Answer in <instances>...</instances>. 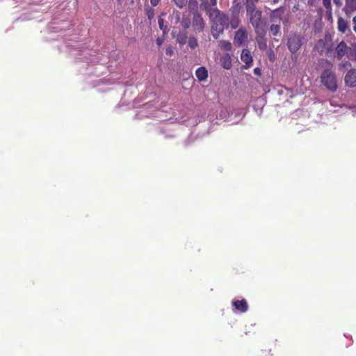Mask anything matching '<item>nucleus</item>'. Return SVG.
<instances>
[{"instance_id": "f257e3e1", "label": "nucleus", "mask_w": 356, "mask_h": 356, "mask_svg": "<svg viewBox=\"0 0 356 356\" xmlns=\"http://www.w3.org/2000/svg\"><path fill=\"white\" fill-rule=\"evenodd\" d=\"M210 19L212 22L211 33L214 38L217 39L229 25V17L225 13L220 12L217 8H211L208 10Z\"/></svg>"}, {"instance_id": "f03ea898", "label": "nucleus", "mask_w": 356, "mask_h": 356, "mask_svg": "<svg viewBox=\"0 0 356 356\" xmlns=\"http://www.w3.org/2000/svg\"><path fill=\"white\" fill-rule=\"evenodd\" d=\"M246 11L250 21L254 28L257 35L262 37L266 35L265 25L261 19V11L256 9L254 5H246Z\"/></svg>"}, {"instance_id": "7ed1b4c3", "label": "nucleus", "mask_w": 356, "mask_h": 356, "mask_svg": "<svg viewBox=\"0 0 356 356\" xmlns=\"http://www.w3.org/2000/svg\"><path fill=\"white\" fill-rule=\"evenodd\" d=\"M321 81L324 86L331 91L337 89V82L334 73L330 70H325L321 74Z\"/></svg>"}, {"instance_id": "20e7f679", "label": "nucleus", "mask_w": 356, "mask_h": 356, "mask_svg": "<svg viewBox=\"0 0 356 356\" xmlns=\"http://www.w3.org/2000/svg\"><path fill=\"white\" fill-rule=\"evenodd\" d=\"M301 45L302 40L300 36L293 35L289 38L287 46L291 53H296L300 48Z\"/></svg>"}, {"instance_id": "39448f33", "label": "nucleus", "mask_w": 356, "mask_h": 356, "mask_svg": "<svg viewBox=\"0 0 356 356\" xmlns=\"http://www.w3.org/2000/svg\"><path fill=\"white\" fill-rule=\"evenodd\" d=\"M248 38V33L245 29H239L235 33L234 38V42L237 46H241L246 41Z\"/></svg>"}, {"instance_id": "423d86ee", "label": "nucleus", "mask_w": 356, "mask_h": 356, "mask_svg": "<svg viewBox=\"0 0 356 356\" xmlns=\"http://www.w3.org/2000/svg\"><path fill=\"white\" fill-rule=\"evenodd\" d=\"M346 84L349 87L356 86V70L351 69L345 76Z\"/></svg>"}, {"instance_id": "0eeeda50", "label": "nucleus", "mask_w": 356, "mask_h": 356, "mask_svg": "<svg viewBox=\"0 0 356 356\" xmlns=\"http://www.w3.org/2000/svg\"><path fill=\"white\" fill-rule=\"evenodd\" d=\"M241 59L245 64V68L250 67L253 61L250 51L246 49L242 51L241 54Z\"/></svg>"}, {"instance_id": "6e6552de", "label": "nucleus", "mask_w": 356, "mask_h": 356, "mask_svg": "<svg viewBox=\"0 0 356 356\" xmlns=\"http://www.w3.org/2000/svg\"><path fill=\"white\" fill-rule=\"evenodd\" d=\"M193 28L197 32H201L204 28V23L203 19L199 16L195 15L193 19Z\"/></svg>"}, {"instance_id": "1a4fd4ad", "label": "nucleus", "mask_w": 356, "mask_h": 356, "mask_svg": "<svg viewBox=\"0 0 356 356\" xmlns=\"http://www.w3.org/2000/svg\"><path fill=\"white\" fill-rule=\"evenodd\" d=\"M347 49L346 44L341 41L336 48V54L338 58L341 59L347 53Z\"/></svg>"}, {"instance_id": "9d476101", "label": "nucleus", "mask_w": 356, "mask_h": 356, "mask_svg": "<svg viewBox=\"0 0 356 356\" xmlns=\"http://www.w3.org/2000/svg\"><path fill=\"white\" fill-rule=\"evenodd\" d=\"M344 11L346 14H350L356 10V0H346Z\"/></svg>"}, {"instance_id": "9b49d317", "label": "nucleus", "mask_w": 356, "mask_h": 356, "mask_svg": "<svg viewBox=\"0 0 356 356\" xmlns=\"http://www.w3.org/2000/svg\"><path fill=\"white\" fill-rule=\"evenodd\" d=\"M337 28L339 31L344 33L348 29V21L341 17H339L337 20Z\"/></svg>"}, {"instance_id": "f8f14e48", "label": "nucleus", "mask_w": 356, "mask_h": 356, "mask_svg": "<svg viewBox=\"0 0 356 356\" xmlns=\"http://www.w3.org/2000/svg\"><path fill=\"white\" fill-rule=\"evenodd\" d=\"M195 75H196L197 78L198 79V80L202 81H204L207 79V78L208 76V72H207V70L204 67H200L198 69H197V70L195 72Z\"/></svg>"}, {"instance_id": "ddd939ff", "label": "nucleus", "mask_w": 356, "mask_h": 356, "mask_svg": "<svg viewBox=\"0 0 356 356\" xmlns=\"http://www.w3.org/2000/svg\"><path fill=\"white\" fill-rule=\"evenodd\" d=\"M233 305L235 308L242 312H245L248 310V304L245 300H238L233 302Z\"/></svg>"}, {"instance_id": "4468645a", "label": "nucleus", "mask_w": 356, "mask_h": 356, "mask_svg": "<svg viewBox=\"0 0 356 356\" xmlns=\"http://www.w3.org/2000/svg\"><path fill=\"white\" fill-rule=\"evenodd\" d=\"M221 65L223 68L229 70L232 67L231 58L229 54H225L220 58Z\"/></svg>"}, {"instance_id": "2eb2a0df", "label": "nucleus", "mask_w": 356, "mask_h": 356, "mask_svg": "<svg viewBox=\"0 0 356 356\" xmlns=\"http://www.w3.org/2000/svg\"><path fill=\"white\" fill-rule=\"evenodd\" d=\"M264 36L265 35H264L262 37H259L257 35V38L258 46L261 50H264L267 47V42H266V40L264 38Z\"/></svg>"}, {"instance_id": "dca6fc26", "label": "nucleus", "mask_w": 356, "mask_h": 356, "mask_svg": "<svg viewBox=\"0 0 356 356\" xmlns=\"http://www.w3.org/2000/svg\"><path fill=\"white\" fill-rule=\"evenodd\" d=\"M270 32L274 37L280 34V26L277 24H272L270 27Z\"/></svg>"}, {"instance_id": "f3484780", "label": "nucleus", "mask_w": 356, "mask_h": 356, "mask_svg": "<svg viewBox=\"0 0 356 356\" xmlns=\"http://www.w3.org/2000/svg\"><path fill=\"white\" fill-rule=\"evenodd\" d=\"M323 5L325 8L327 13L331 16L332 14V8L331 4V0H322Z\"/></svg>"}, {"instance_id": "a211bd4d", "label": "nucleus", "mask_w": 356, "mask_h": 356, "mask_svg": "<svg viewBox=\"0 0 356 356\" xmlns=\"http://www.w3.org/2000/svg\"><path fill=\"white\" fill-rule=\"evenodd\" d=\"M219 46L220 48L224 49L227 51H230L232 49L231 43L226 40H220L219 42Z\"/></svg>"}, {"instance_id": "6ab92c4d", "label": "nucleus", "mask_w": 356, "mask_h": 356, "mask_svg": "<svg viewBox=\"0 0 356 356\" xmlns=\"http://www.w3.org/2000/svg\"><path fill=\"white\" fill-rule=\"evenodd\" d=\"M240 24V21L238 18L234 17L230 20V26L232 29H236Z\"/></svg>"}, {"instance_id": "aec40b11", "label": "nucleus", "mask_w": 356, "mask_h": 356, "mask_svg": "<svg viewBox=\"0 0 356 356\" xmlns=\"http://www.w3.org/2000/svg\"><path fill=\"white\" fill-rule=\"evenodd\" d=\"M175 3L176 4V6L177 7H179V8H184L186 5V3H187V0H173Z\"/></svg>"}, {"instance_id": "412c9836", "label": "nucleus", "mask_w": 356, "mask_h": 356, "mask_svg": "<svg viewBox=\"0 0 356 356\" xmlns=\"http://www.w3.org/2000/svg\"><path fill=\"white\" fill-rule=\"evenodd\" d=\"M188 43L191 48H195L197 46V40L194 37L190 38Z\"/></svg>"}, {"instance_id": "4be33fe9", "label": "nucleus", "mask_w": 356, "mask_h": 356, "mask_svg": "<svg viewBox=\"0 0 356 356\" xmlns=\"http://www.w3.org/2000/svg\"><path fill=\"white\" fill-rule=\"evenodd\" d=\"M351 65L349 62H344V63H341L340 65H339V69L341 70V69H343V68H348L349 67H350Z\"/></svg>"}, {"instance_id": "5701e85b", "label": "nucleus", "mask_w": 356, "mask_h": 356, "mask_svg": "<svg viewBox=\"0 0 356 356\" xmlns=\"http://www.w3.org/2000/svg\"><path fill=\"white\" fill-rule=\"evenodd\" d=\"M177 40L179 43L181 44H184L185 43V37H182L181 35H179L178 38H177Z\"/></svg>"}, {"instance_id": "b1692460", "label": "nucleus", "mask_w": 356, "mask_h": 356, "mask_svg": "<svg viewBox=\"0 0 356 356\" xmlns=\"http://www.w3.org/2000/svg\"><path fill=\"white\" fill-rule=\"evenodd\" d=\"M161 0H150L151 5L152 6H156Z\"/></svg>"}, {"instance_id": "393cba45", "label": "nucleus", "mask_w": 356, "mask_h": 356, "mask_svg": "<svg viewBox=\"0 0 356 356\" xmlns=\"http://www.w3.org/2000/svg\"><path fill=\"white\" fill-rule=\"evenodd\" d=\"M335 5L338 7L341 6L342 5V1L341 0H333Z\"/></svg>"}, {"instance_id": "a878e982", "label": "nucleus", "mask_w": 356, "mask_h": 356, "mask_svg": "<svg viewBox=\"0 0 356 356\" xmlns=\"http://www.w3.org/2000/svg\"><path fill=\"white\" fill-rule=\"evenodd\" d=\"M258 1V0H248L247 5H254Z\"/></svg>"}, {"instance_id": "bb28decb", "label": "nucleus", "mask_w": 356, "mask_h": 356, "mask_svg": "<svg viewBox=\"0 0 356 356\" xmlns=\"http://www.w3.org/2000/svg\"><path fill=\"white\" fill-rule=\"evenodd\" d=\"M268 56H269L270 60H273L274 55H273V51H271V50L269 51Z\"/></svg>"}, {"instance_id": "cd10ccee", "label": "nucleus", "mask_w": 356, "mask_h": 356, "mask_svg": "<svg viewBox=\"0 0 356 356\" xmlns=\"http://www.w3.org/2000/svg\"><path fill=\"white\" fill-rule=\"evenodd\" d=\"M210 2L211 6H213V8H216L215 6H216L217 0H210Z\"/></svg>"}, {"instance_id": "c85d7f7f", "label": "nucleus", "mask_w": 356, "mask_h": 356, "mask_svg": "<svg viewBox=\"0 0 356 356\" xmlns=\"http://www.w3.org/2000/svg\"><path fill=\"white\" fill-rule=\"evenodd\" d=\"M254 72L255 74L259 75L260 74V70L259 68H255L254 70Z\"/></svg>"}, {"instance_id": "c756f323", "label": "nucleus", "mask_w": 356, "mask_h": 356, "mask_svg": "<svg viewBox=\"0 0 356 356\" xmlns=\"http://www.w3.org/2000/svg\"><path fill=\"white\" fill-rule=\"evenodd\" d=\"M172 52V50L171 49L169 48V49H166V54H171Z\"/></svg>"}, {"instance_id": "7c9ffc66", "label": "nucleus", "mask_w": 356, "mask_h": 356, "mask_svg": "<svg viewBox=\"0 0 356 356\" xmlns=\"http://www.w3.org/2000/svg\"><path fill=\"white\" fill-rule=\"evenodd\" d=\"M156 42H157V44H158L159 45H161V43H162V40H160V39H157Z\"/></svg>"}, {"instance_id": "2f4dec72", "label": "nucleus", "mask_w": 356, "mask_h": 356, "mask_svg": "<svg viewBox=\"0 0 356 356\" xmlns=\"http://www.w3.org/2000/svg\"><path fill=\"white\" fill-rule=\"evenodd\" d=\"M353 23L356 24V15L353 19Z\"/></svg>"}, {"instance_id": "473e14b6", "label": "nucleus", "mask_w": 356, "mask_h": 356, "mask_svg": "<svg viewBox=\"0 0 356 356\" xmlns=\"http://www.w3.org/2000/svg\"><path fill=\"white\" fill-rule=\"evenodd\" d=\"M353 29H354V31H355V33H356V25L353 27Z\"/></svg>"}, {"instance_id": "72a5a7b5", "label": "nucleus", "mask_w": 356, "mask_h": 356, "mask_svg": "<svg viewBox=\"0 0 356 356\" xmlns=\"http://www.w3.org/2000/svg\"><path fill=\"white\" fill-rule=\"evenodd\" d=\"M277 1H278V0H273L274 3H277Z\"/></svg>"}]
</instances>
